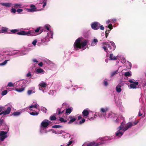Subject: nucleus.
Listing matches in <instances>:
<instances>
[{
	"label": "nucleus",
	"instance_id": "f257e3e1",
	"mask_svg": "<svg viewBox=\"0 0 146 146\" xmlns=\"http://www.w3.org/2000/svg\"><path fill=\"white\" fill-rule=\"evenodd\" d=\"M121 118L123 119V121L121 122L120 126L117 128V130L115 133V136L110 137L106 136L102 137L101 138V141L100 142L97 143L94 142H92L87 145L84 143L82 146H100L107 143L106 141L108 140H110L113 139H116L121 138L125 131L123 130V128L124 126L125 122L124 121L123 118L122 117Z\"/></svg>",
	"mask_w": 146,
	"mask_h": 146
},
{
	"label": "nucleus",
	"instance_id": "f03ea898",
	"mask_svg": "<svg viewBox=\"0 0 146 146\" xmlns=\"http://www.w3.org/2000/svg\"><path fill=\"white\" fill-rule=\"evenodd\" d=\"M82 37H79L75 41L74 44V49L76 50H78L79 49H81L84 50L86 49L84 47L87 45L88 42V41L86 39L81 41Z\"/></svg>",
	"mask_w": 146,
	"mask_h": 146
},
{
	"label": "nucleus",
	"instance_id": "7ed1b4c3",
	"mask_svg": "<svg viewBox=\"0 0 146 146\" xmlns=\"http://www.w3.org/2000/svg\"><path fill=\"white\" fill-rule=\"evenodd\" d=\"M108 110V108H102L100 109V111L103 113L102 114L101 113H98V116L99 117H106L107 118L108 117H112V113H108V115H107L105 116V115L107 111Z\"/></svg>",
	"mask_w": 146,
	"mask_h": 146
},
{
	"label": "nucleus",
	"instance_id": "20e7f679",
	"mask_svg": "<svg viewBox=\"0 0 146 146\" xmlns=\"http://www.w3.org/2000/svg\"><path fill=\"white\" fill-rule=\"evenodd\" d=\"M28 83V80L17 81L15 83V87L18 88L26 87Z\"/></svg>",
	"mask_w": 146,
	"mask_h": 146
},
{
	"label": "nucleus",
	"instance_id": "39448f33",
	"mask_svg": "<svg viewBox=\"0 0 146 146\" xmlns=\"http://www.w3.org/2000/svg\"><path fill=\"white\" fill-rule=\"evenodd\" d=\"M53 33L52 31L48 32L47 35L42 39H41V42L42 44L45 42H48L50 38H52L53 37Z\"/></svg>",
	"mask_w": 146,
	"mask_h": 146
},
{
	"label": "nucleus",
	"instance_id": "423d86ee",
	"mask_svg": "<svg viewBox=\"0 0 146 146\" xmlns=\"http://www.w3.org/2000/svg\"><path fill=\"white\" fill-rule=\"evenodd\" d=\"M17 34L19 35L24 36H33L34 32L31 30H29L28 31H21L17 33Z\"/></svg>",
	"mask_w": 146,
	"mask_h": 146
},
{
	"label": "nucleus",
	"instance_id": "0eeeda50",
	"mask_svg": "<svg viewBox=\"0 0 146 146\" xmlns=\"http://www.w3.org/2000/svg\"><path fill=\"white\" fill-rule=\"evenodd\" d=\"M68 107V105L65 103H63L62 105V107L61 108H58L57 110L58 114L59 115L62 113L64 112L65 110Z\"/></svg>",
	"mask_w": 146,
	"mask_h": 146
},
{
	"label": "nucleus",
	"instance_id": "6e6552de",
	"mask_svg": "<svg viewBox=\"0 0 146 146\" xmlns=\"http://www.w3.org/2000/svg\"><path fill=\"white\" fill-rule=\"evenodd\" d=\"M7 105L9 106L7 109L2 111L1 113H0V115L3 114L4 115L9 114L11 112V109L13 108L12 104L11 103H9Z\"/></svg>",
	"mask_w": 146,
	"mask_h": 146
},
{
	"label": "nucleus",
	"instance_id": "1a4fd4ad",
	"mask_svg": "<svg viewBox=\"0 0 146 146\" xmlns=\"http://www.w3.org/2000/svg\"><path fill=\"white\" fill-rule=\"evenodd\" d=\"M129 82L131 83L129 86V88L134 89L137 88V86L139 84L138 82H135L132 80H129Z\"/></svg>",
	"mask_w": 146,
	"mask_h": 146
},
{
	"label": "nucleus",
	"instance_id": "9d476101",
	"mask_svg": "<svg viewBox=\"0 0 146 146\" xmlns=\"http://www.w3.org/2000/svg\"><path fill=\"white\" fill-rule=\"evenodd\" d=\"M102 48H103L104 51L107 52V48H109L110 50L112 49L110 46V44L108 42H103L102 43Z\"/></svg>",
	"mask_w": 146,
	"mask_h": 146
},
{
	"label": "nucleus",
	"instance_id": "9b49d317",
	"mask_svg": "<svg viewBox=\"0 0 146 146\" xmlns=\"http://www.w3.org/2000/svg\"><path fill=\"white\" fill-rule=\"evenodd\" d=\"M100 24L97 22H94L91 24L92 28L94 30H97L99 28Z\"/></svg>",
	"mask_w": 146,
	"mask_h": 146
},
{
	"label": "nucleus",
	"instance_id": "f8f14e48",
	"mask_svg": "<svg viewBox=\"0 0 146 146\" xmlns=\"http://www.w3.org/2000/svg\"><path fill=\"white\" fill-rule=\"evenodd\" d=\"M7 132L2 131L0 132V139L1 141H3L4 139L7 137Z\"/></svg>",
	"mask_w": 146,
	"mask_h": 146
},
{
	"label": "nucleus",
	"instance_id": "ddd939ff",
	"mask_svg": "<svg viewBox=\"0 0 146 146\" xmlns=\"http://www.w3.org/2000/svg\"><path fill=\"white\" fill-rule=\"evenodd\" d=\"M35 108L39 109V105L37 104L36 103L34 105H31L28 106L26 108V109L27 110H33V109H34Z\"/></svg>",
	"mask_w": 146,
	"mask_h": 146
},
{
	"label": "nucleus",
	"instance_id": "4468645a",
	"mask_svg": "<svg viewBox=\"0 0 146 146\" xmlns=\"http://www.w3.org/2000/svg\"><path fill=\"white\" fill-rule=\"evenodd\" d=\"M51 123V122L49 120L45 119L41 123V126L44 127H46Z\"/></svg>",
	"mask_w": 146,
	"mask_h": 146
},
{
	"label": "nucleus",
	"instance_id": "2eb2a0df",
	"mask_svg": "<svg viewBox=\"0 0 146 146\" xmlns=\"http://www.w3.org/2000/svg\"><path fill=\"white\" fill-rule=\"evenodd\" d=\"M25 111H27L31 115L33 116H37L39 114V113L36 111L34 110L33 109V110H26V108L25 109Z\"/></svg>",
	"mask_w": 146,
	"mask_h": 146
},
{
	"label": "nucleus",
	"instance_id": "dca6fc26",
	"mask_svg": "<svg viewBox=\"0 0 146 146\" xmlns=\"http://www.w3.org/2000/svg\"><path fill=\"white\" fill-rule=\"evenodd\" d=\"M9 55L10 56H20V51L18 50H14L12 52H10Z\"/></svg>",
	"mask_w": 146,
	"mask_h": 146
},
{
	"label": "nucleus",
	"instance_id": "f3484780",
	"mask_svg": "<svg viewBox=\"0 0 146 146\" xmlns=\"http://www.w3.org/2000/svg\"><path fill=\"white\" fill-rule=\"evenodd\" d=\"M47 84L43 81H41V82L39 84V89L40 90H42L43 88H46L47 86Z\"/></svg>",
	"mask_w": 146,
	"mask_h": 146
},
{
	"label": "nucleus",
	"instance_id": "a211bd4d",
	"mask_svg": "<svg viewBox=\"0 0 146 146\" xmlns=\"http://www.w3.org/2000/svg\"><path fill=\"white\" fill-rule=\"evenodd\" d=\"M29 52L28 49L27 48H23L21 51H20V56H22L27 54Z\"/></svg>",
	"mask_w": 146,
	"mask_h": 146
},
{
	"label": "nucleus",
	"instance_id": "6ab92c4d",
	"mask_svg": "<svg viewBox=\"0 0 146 146\" xmlns=\"http://www.w3.org/2000/svg\"><path fill=\"white\" fill-rule=\"evenodd\" d=\"M133 126V123L131 122H130L127 123V125L125 126V127L123 128V130L124 131H125L127 130L129 128Z\"/></svg>",
	"mask_w": 146,
	"mask_h": 146
},
{
	"label": "nucleus",
	"instance_id": "aec40b11",
	"mask_svg": "<svg viewBox=\"0 0 146 146\" xmlns=\"http://www.w3.org/2000/svg\"><path fill=\"white\" fill-rule=\"evenodd\" d=\"M123 85L121 84H119L117 86L115 89L117 92L119 93L121 92L122 91L121 87Z\"/></svg>",
	"mask_w": 146,
	"mask_h": 146
},
{
	"label": "nucleus",
	"instance_id": "412c9836",
	"mask_svg": "<svg viewBox=\"0 0 146 146\" xmlns=\"http://www.w3.org/2000/svg\"><path fill=\"white\" fill-rule=\"evenodd\" d=\"M45 73L43 69L41 68L36 69V73L38 74H42Z\"/></svg>",
	"mask_w": 146,
	"mask_h": 146
},
{
	"label": "nucleus",
	"instance_id": "4be33fe9",
	"mask_svg": "<svg viewBox=\"0 0 146 146\" xmlns=\"http://www.w3.org/2000/svg\"><path fill=\"white\" fill-rule=\"evenodd\" d=\"M88 111L89 109H86L84 110L82 113L83 117H87L88 116L89 114Z\"/></svg>",
	"mask_w": 146,
	"mask_h": 146
},
{
	"label": "nucleus",
	"instance_id": "5701e85b",
	"mask_svg": "<svg viewBox=\"0 0 146 146\" xmlns=\"http://www.w3.org/2000/svg\"><path fill=\"white\" fill-rule=\"evenodd\" d=\"M0 4L2 6L9 7L11 6L12 4L10 3H1Z\"/></svg>",
	"mask_w": 146,
	"mask_h": 146
},
{
	"label": "nucleus",
	"instance_id": "b1692460",
	"mask_svg": "<svg viewBox=\"0 0 146 146\" xmlns=\"http://www.w3.org/2000/svg\"><path fill=\"white\" fill-rule=\"evenodd\" d=\"M144 113V116L145 115V113L144 109L143 108H142L141 110H139V113L138 115L139 116H141Z\"/></svg>",
	"mask_w": 146,
	"mask_h": 146
},
{
	"label": "nucleus",
	"instance_id": "393cba45",
	"mask_svg": "<svg viewBox=\"0 0 146 146\" xmlns=\"http://www.w3.org/2000/svg\"><path fill=\"white\" fill-rule=\"evenodd\" d=\"M9 29L7 27H3L0 31V33H5L7 32L8 34H10L9 32Z\"/></svg>",
	"mask_w": 146,
	"mask_h": 146
},
{
	"label": "nucleus",
	"instance_id": "a878e982",
	"mask_svg": "<svg viewBox=\"0 0 146 146\" xmlns=\"http://www.w3.org/2000/svg\"><path fill=\"white\" fill-rule=\"evenodd\" d=\"M70 134L68 133H66L64 131H63V133L62 134V136L64 138H69L70 137Z\"/></svg>",
	"mask_w": 146,
	"mask_h": 146
},
{
	"label": "nucleus",
	"instance_id": "bb28decb",
	"mask_svg": "<svg viewBox=\"0 0 146 146\" xmlns=\"http://www.w3.org/2000/svg\"><path fill=\"white\" fill-rule=\"evenodd\" d=\"M98 42V40L96 38H94L92 41L91 44V46H96Z\"/></svg>",
	"mask_w": 146,
	"mask_h": 146
},
{
	"label": "nucleus",
	"instance_id": "cd10ccee",
	"mask_svg": "<svg viewBox=\"0 0 146 146\" xmlns=\"http://www.w3.org/2000/svg\"><path fill=\"white\" fill-rule=\"evenodd\" d=\"M68 118L70 119V120L68 122V124H71L75 121L76 120V119L74 117H72V116H70L68 117Z\"/></svg>",
	"mask_w": 146,
	"mask_h": 146
},
{
	"label": "nucleus",
	"instance_id": "c85d7f7f",
	"mask_svg": "<svg viewBox=\"0 0 146 146\" xmlns=\"http://www.w3.org/2000/svg\"><path fill=\"white\" fill-rule=\"evenodd\" d=\"M44 128L41 126L40 131V133L41 134H43L44 133H47L48 131Z\"/></svg>",
	"mask_w": 146,
	"mask_h": 146
},
{
	"label": "nucleus",
	"instance_id": "c756f323",
	"mask_svg": "<svg viewBox=\"0 0 146 146\" xmlns=\"http://www.w3.org/2000/svg\"><path fill=\"white\" fill-rule=\"evenodd\" d=\"M117 59V57L115 56H113V54H110L109 57L110 60H116Z\"/></svg>",
	"mask_w": 146,
	"mask_h": 146
},
{
	"label": "nucleus",
	"instance_id": "7c9ffc66",
	"mask_svg": "<svg viewBox=\"0 0 146 146\" xmlns=\"http://www.w3.org/2000/svg\"><path fill=\"white\" fill-rule=\"evenodd\" d=\"M72 108H67L66 110L65 113L67 115L69 114L70 113H71L72 110Z\"/></svg>",
	"mask_w": 146,
	"mask_h": 146
},
{
	"label": "nucleus",
	"instance_id": "2f4dec72",
	"mask_svg": "<svg viewBox=\"0 0 146 146\" xmlns=\"http://www.w3.org/2000/svg\"><path fill=\"white\" fill-rule=\"evenodd\" d=\"M110 80L107 78H105L103 81V83L104 86H107L108 85V82Z\"/></svg>",
	"mask_w": 146,
	"mask_h": 146
},
{
	"label": "nucleus",
	"instance_id": "473e14b6",
	"mask_svg": "<svg viewBox=\"0 0 146 146\" xmlns=\"http://www.w3.org/2000/svg\"><path fill=\"white\" fill-rule=\"evenodd\" d=\"M25 87H21V88H15V90L18 92H23L25 90Z\"/></svg>",
	"mask_w": 146,
	"mask_h": 146
},
{
	"label": "nucleus",
	"instance_id": "72a5a7b5",
	"mask_svg": "<svg viewBox=\"0 0 146 146\" xmlns=\"http://www.w3.org/2000/svg\"><path fill=\"white\" fill-rule=\"evenodd\" d=\"M26 9L29 12H33L36 11V8H27Z\"/></svg>",
	"mask_w": 146,
	"mask_h": 146
},
{
	"label": "nucleus",
	"instance_id": "f704fd0d",
	"mask_svg": "<svg viewBox=\"0 0 146 146\" xmlns=\"http://www.w3.org/2000/svg\"><path fill=\"white\" fill-rule=\"evenodd\" d=\"M119 73L118 72V69L116 70L113 71L111 72V75L110 77H112L114 75L116 74H117L118 73Z\"/></svg>",
	"mask_w": 146,
	"mask_h": 146
},
{
	"label": "nucleus",
	"instance_id": "c9c22d12",
	"mask_svg": "<svg viewBox=\"0 0 146 146\" xmlns=\"http://www.w3.org/2000/svg\"><path fill=\"white\" fill-rule=\"evenodd\" d=\"M22 5L20 3H15L14 4V7L16 8H19L21 7Z\"/></svg>",
	"mask_w": 146,
	"mask_h": 146
},
{
	"label": "nucleus",
	"instance_id": "e433bc0d",
	"mask_svg": "<svg viewBox=\"0 0 146 146\" xmlns=\"http://www.w3.org/2000/svg\"><path fill=\"white\" fill-rule=\"evenodd\" d=\"M124 75L125 76H131V71L125 72L124 73Z\"/></svg>",
	"mask_w": 146,
	"mask_h": 146
},
{
	"label": "nucleus",
	"instance_id": "4c0bfd02",
	"mask_svg": "<svg viewBox=\"0 0 146 146\" xmlns=\"http://www.w3.org/2000/svg\"><path fill=\"white\" fill-rule=\"evenodd\" d=\"M132 67V64L129 61H127V67L129 69H130Z\"/></svg>",
	"mask_w": 146,
	"mask_h": 146
},
{
	"label": "nucleus",
	"instance_id": "58836bf2",
	"mask_svg": "<svg viewBox=\"0 0 146 146\" xmlns=\"http://www.w3.org/2000/svg\"><path fill=\"white\" fill-rule=\"evenodd\" d=\"M109 42L111 44L113 47L112 50H114L115 48V43L112 41H109Z\"/></svg>",
	"mask_w": 146,
	"mask_h": 146
},
{
	"label": "nucleus",
	"instance_id": "ea45409f",
	"mask_svg": "<svg viewBox=\"0 0 146 146\" xmlns=\"http://www.w3.org/2000/svg\"><path fill=\"white\" fill-rule=\"evenodd\" d=\"M7 86L10 87H15V83L13 84L11 82H9L8 83Z\"/></svg>",
	"mask_w": 146,
	"mask_h": 146
},
{
	"label": "nucleus",
	"instance_id": "a19ab883",
	"mask_svg": "<svg viewBox=\"0 0 146 146\" xmlns=\"http://www.w3.org/2000/svg\"><path fill=\"white\" fill-rule=\"evenodd\" d=\"M9 31H10V32H12V33H15L17 32H18L19 31V29H12L11 30H9Z\"/></svg>",
	"mask_w": 146,
	"mask_h": 146
},
{
	"label": "nucleus",
	"instance_id": "79ce46f5",
	"mask_svg": "<svg viewBox=\"0 0 146 146\" xmlns=\"http://www.w3.org/2000/svg\"><path fill=\"white\" fill-rule=\"evenodd\" d=\"M40 110L42 111L44 113H46L47 111V109L43 107H41L40 108Z\"/></svg>",
	"mask_w": 146,
	"mask_h": 146
},
{
	"label": "nucleus",
	"instance_id": "37998d69",
	"mask_svg": "<svg viewBox=\"0 0 146 146\" xmlns=\"http://www.w3.org/2000/svg\"><path fill=\"white\" fill-rule=\"evenodd\" d=\"M35 92L34 91H32L31 90H29L27 91V94L29 95H30L33 93H34Z\"/></svg>",
	"mask_w": 146,
	"mask_h": 146
},
{
	"label": "nucleus",
	"instance_id": "c03bdc74",
	"mask_svg": "<svg viewBox=\"0 0 146 146\" xmlns=\"http://www.w3.org/2000/svg\"><path fill=\"white\" fill-rule=\"evenodd\" d=\"M72 86L73 85L71 83H70L68 84H67L66 85V87L68 89H69L70 88L72 87Z\"/></svg>",
	"mask_w": 146,
	"mask_h": 146
},
{
	"label": "nucleus",
	"instance_id": "a18cd8bd",
	"mask_svg": "<svg viewBox=\"0 0 146 146\" xmlns=\"http://www.w3.org/2000/svg\"><path fill=\"white\" fill-rule=\"evenodd\" d=\"M98 115V113H97V114H95V115H94V117H88V119H89V120H93L95 118V116H97Z\"/></svg>",
	"mask_w": 146,
	"mask_h": 146
},
{
	"label": "nucleus",
	"instance_id": "49530a36",
	"mask_svg": "<svg viewBox=\"0 0 146 146\" xmlns=\"http://www.w3.org/2000/svg\"><path fill=\"white\" fill-rule=\"evenodd\" d=\"M21 112L19 111H16L13 112V115L15 116L19 115L21 113Z\"/></svg>",
	"mask_w": 146,
	"mask_h": 146
},
{
	"label": "nucleus",
	"instance_id": "de8ad7c7",
	"mask_svg": "<svg viewBox=\"0 0 146 146\" xmlns=\"http://www.w3.org/2000/svg\"><path fill=\"white\" fill-rule=\"evenodd\" d=\"M44 27L48 31V32H49L50 31H51V30H50L49 29L50 27V26L48 25H45L44 26Z\"/></svg>",
	"mask_w": 146,
	"mask_h": 146
},
{
	"label": "nucleus",
	"instance_id": "09e8293b",
	"mask_svg": "<svg viewBox=\"0 0 146 146\" xmlns=\"http://www.w3.org/2000/svg\"><path fill=\"white\" fill-rule=\"evenodd\" d=\"M56 119V118L54 115L51 116L50 117V119L51 120H54Z\"/></svg>",
	"mask_w": 146,
	"mask_h": 146
},
{
	"label": "nucleus",
	"instance_id": "8fccbe9b",
	"mask_svg": "<svg viewBox=\"0 0 146 146\" xmlns=\"http://www.w3.org/2000/svg\"><path fill=\"white\" fill-rule=\"evenodd\" d=\"M106 28H108L110 29V31L113 29L112 25L111 24L108 25L107 26H106Z\"/></svg>",
	"mask_w": 146,
	"mask_h": 146
},
{
	"label": "nucleus",
	"instance_id": "3c124183",
	"mask_svg": "<svg viewBox=\"0 0 146 146\" xmlns=\"http://www.w3.org/2000/svg\"><path fill=\"white\" fill-rule=\"evenodd\" d=\"M59 120L61 122H66L67 121V120L63 118L60 117L59 119Z\"/></svg>",
	"mask_w": 146,
	"mask_h": 146
},
{
	"label": "nucleus",
	"instance_id": "603ef678",
	"mask_svg": "<svg viewBox=\"0 0 146 146\" xmlns=\"http://www.w3.org/2000/svg\"><path fill=\"white\" fill-rule=\"evenodd\" d=\"M8 60H6L4 61L3 62L0 63V66H4L7 63Z\"/></svg>",
	"mask_w": 146,
	"mask_h": 146
},
{
	"label": "nucleus",
	"instance_id": "864d4df0",
	"mask_svg": "<svg viewBox=\"0 0 146 146\" xmlns=\"http://www.w3.org/2000/svg\"><path fill=\"white\" fill-rule=\"evenodd\" d=\"M63 131L62 130H57L56 134H62L63 133Z\"/></svg>",
	"mask_w": 146,
	"mask_h": 146
},
{
	"label": "nucleus",
	"instance_id": "5fc2aeb1",
	"mask_svg": "<svg viewBox=\"0 0 146 146\" xmlns=\"http://www.w3.org/2000/svg\"><path fill=\"white\" fill-rule=\"evenodd\" d=\"M37 42V40L36 39H35L32 42V44L33 46H35L36 45Z\"/></svg>",
	"mask_w": 146,
	"mask_h": 146
},
{
	"label": "nucleus",
	"instance_id": "6e6d98bb",
	"mask_svg": "<svg viewBox=\"0 0 146 146\" xmlns=\"http://www.w3.org/2000/svg\"><path fill=\"white\" fill-rule=\"evenodd\" d=\"M17 11V10L15 8H12L11 10V12L13 13H15Z\"/></svg>",
	"mask_w": 146,
	"mask_h": 146
},
{
	"label": "nucleus",
	"instance_id": "4d7b16f0",
	"mask_svg": "<svg viewBox=\"0 0 146 146\" xmlns=\"http://www.w3.org/2000/svg\"><path fill=\"white\" fill-rule=\"evenodd\" d=\"M7 90H5L2 92L1 95L2 96L5 95L7 94Z\"/></svg>",
	"mask_w": 146,
	"mask_h": 146
},
{
	"label": "nucleus",
	"instance_id": "13d9d810",
	"mask_svg": "<svg viewBox=\"0 0 146 146\" xmlns=\"http://www.w3.org/2000/svg\"><path fill=\"white\" fill-rule=\"evenodd\" d=\"M62 126H60L58 125H55L52 126V127L53 128H59L60 127H62Z\"/></svg>",
	"mask_w": 146,
	"mask_h": 146
},
{
	"label": "nucleus",
	"instance_id": "bf43d9fd",
	"mask_svg": "<svg viewBox=\"0 0 146 146\" xmlns=\"http://www.w3.org/2000/svg\"><path fill=\"white\" fill-rule=\"evenodd\" d=\"M23 10V9H18L17 10V12L19 13H21Z\"/></svg>",
	"mask_w": 146,
	"mask_h": 146
},
{
	"label": "nucleus",
	"instance_id": "052dcab7",
	"mask_svg": "<svg viewBox=\"0 0 146 146\" xmlns=\"http://www.w3.org/2000/svg\"><path fill=\"white\" fill-rule=\"evenodd\" d=\"M32 76L31 73L30 72H29L26 74V76L27 77H31Z\"/></svg>",
	"mask_w": 146,
	"mask_h": 146
},
{
	"label": "nucleus",
	"instance_id": "680f3d73",
	"mask_svg": "<svg viewBox=\"0 0 146 146\" xmlns=\"http://www.w3.org/2000/svg\"><path fill=\"white\" fill-rule=\"evenodd\" d=\"M54 91L53 90H50L48 92V94L50 95H54Z\"/></svg>",
	"mask_w": 146,
	"mask_h": 146
},
{
	"label": "nucleus",
	"instance_id": "e2e57ef3",
	"mask_svg": "<svg viewBox=\"0 0 146 146\" xmlns=\"http://www.w3.org/2000/svg\"><path fill=\"white\" fill-rule=\"evenodd\" d=\"M85 119H82L80 121L79 123L80 124H81L85 122Z\"/></svg>",
	"mask_w": 146,
	"mask_h": 146
},
{
	"label": "nucleus",
	"instance_id": "0e129e2a",
	"mask_svg": "<svg viewBox=\"0 0 146 146\" xmlns=\"http://www.w3.org/2000/svg\"><path fill=\"white\" fill-rule=\"evenodd\" d=\"M111 20V23H115L116 21V19H110Z\"/></svg>",
	"mask_w": 146,
	"mask_h": 146
},
{
	"label": "nucleus",
	"instance_id": "69168bd1",
	"mask_svg": "<svg viewBox=\"0 0 146 146\" xmlns=\"http://www.w3.org/2000/svg\"><path fill=\"white\" fill-rule=\"evenodd\" d=\"M111 23V19L108 20L106 21V23L108 24V25L109 24H110Z\"/></svg>",
	"mask_w": 146,
	"mask_h": 146
},
{
	"label": "nucleus",
	"instance_id": "338daca9",
	"mask_svg": "<svg viewBox=\"0 0 146 146\" xmlns=\"http://www.w3.org/2000/svg\"><path fill=\"white\" fill-rule=\"evenodd\" d=\"M40 27H38L35 30V32L36 33H38L39 32L40 30Z\"/></svg>",
	"mask_w": 146,
	"mask_h": 146
},
{
	"label": "nucleus",
	"instance_id": "774afa93",
	"mask_svg": "<svg viewBox=\"0 0 146 146\" xmlns=\"http://www.w3.org/2000/svg\"><path fill=\"white\" fill-rule=\"evenodd\" d=\"M73 143V141L72 140H70L69 141L68 143L67 144V145L69 146L70 145H71Z\"/></svg>",
	"mask_w": 146,
	"mask_h": 146
}]
</instances>
